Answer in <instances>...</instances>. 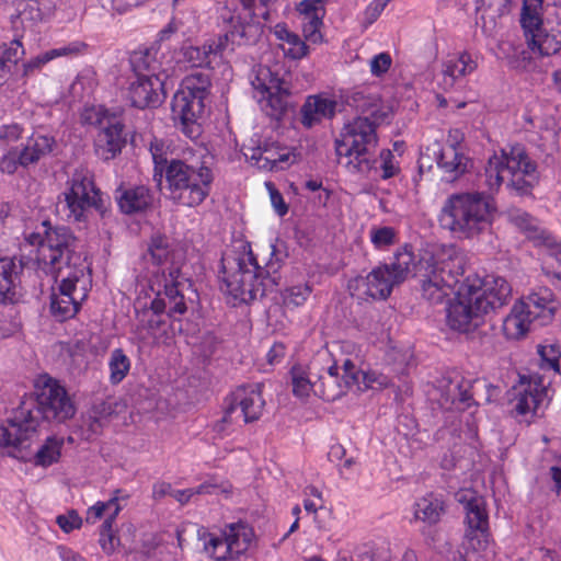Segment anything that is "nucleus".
Segmentation results:
<instances>
[{"mask_svg": "<svg viewBox=\"0 0 561 561\" xmlns=\"http://www.w3.org/2000/svg\"><path fill=\"white\" fill-rule=\"evenodd\" d=\"M23 271L22 262L12 257H0V302L14 304L19 299L16 286Z\"/></svg>", "mask_w": 561, "mask_h": 561, "instance_id": "obj_29", "label": "nucleus"}, {"mask_svg": "<svg viewBox=\"0 0 561 561\" xmlns=\"http://www.w3.org/2000/svg\"><path fill=\"white\" fill-rule=\"evenodd\" d=\"M476 68L477 64L468 53H462L457 59L447 60L443 65V71L453 75L456 80L471 73Z\"/></svg>", "mask_w": 561, "mask_h": 561, "instance_id": "obj_47", "label": "nucleus"}, {"mask_svg": "<svg viewBox=\"0 0 561 561\" xmlns=\"http://www.w3.org/2000/svg\"><path fill=\"white\" fill-rule=\"evenodd\" d=\"M311 287L307 284L291 286L283 293V302L287 307H299L310 296Z\"/></svg>", "mask_w": 561, "mask_h": 561, "instance_id": "obj_52", "label": "nucleus"}, {"mask_svg": "<svg viewBox=\"0 0 561 561\" xmlns=\"http://www.w3.org/2000/svg\"><path fill=\"white\" fill-rule=\"evenodd\" d=\"M241 151L252 165L265 171H279L293 163V154L276 141L251 138L242 145Z\"/></svg>", "mask_w": 561, "mask_h": 561, "instance_id": "obj_18", "label": "nucleus"}, {"mask_svg": "<svg viewBox=\"0 0 561 561\" xmlns=\"http://www.w3.org/2000/svg\"><path fill=\"white\" fill-rule=\"evenodd\" d=\"M211 88V70H193L182 81L179 91L201 96V99L208 101Z\"/></svg>", "mask_w": 561, "mask_h": 561, "instance_id": "obj_37", "label": "nucleus"}, {"mask_svg": "<svg viewBox=\"0 0 561 561\" xmlns=\"http://www.w3.org/2000/svg\"><path fill=\"white\" fill-rule=\"evenodd\" d=\"M205 100L178 91L172 100V114L174 119L180 121L182 131L190 139H197L202 134V126L198 119L206 108Z\"/></svg>", "mask_w": 561, "mask_h": 561, "instance_id": "obj_21", "label": "nucleus"}, {"mask_svg": "<svg viewBox=\"0 0 561 561\" xmlns=\"http://www.w3.org/2000/svg\"><path fill=\"white\" fill-rule=\"evenodd\" d=\"M351 389L340 375V367L334 363L327 368L317 366L314 396L324 401H335Z\"/></svg>", "mask_w": 561, "mask_h": 561, "instance_id": "obj_27", "label": "nucleus"}, {"mask_svg": "<svg viewBox=\"0 0 561 561\" xmlns=\"http://www.w3.org/2000/svg\"><path fill=\"white\" fill-rule=\"evenodd\" d=\"M115 198L122 213L133 215L145 211L152 204V195L144 185L116 190Z\"/></svg>", "mask_w": 561, "mask_h": 561, "instance_id": "obj_30", "label": "nucleus"}, {"mask_svg": "<svg viewBox=\"0 0 561 561\" xmlns=\"http://www.w3.org/2000/svg\"><path fill=\"white\" fill-rule=\"evenodd\" d=\"M85 47L87 45L82 42H73L64 47L53 48L50 50L44 51L23 65V75H32L34 71L39 70L45 64L55 58L78 55L83 51Z\"/></svg>", "mask_w": 561, "mask_h": 561, "instance_id": "obj_35", "label": "nucleus"}, {"mask_svg": "<svg viewBox=\"0 0 561 561\" xmlns=\"http://www.w3.org/2000/svg\"><path fill=\"white\" fill-rule=\"evenodd\" d=\"M436 161L443 173V180L448 183L457 181L472 168L471 159L460 152L456 144L440 149Z\"/></svg>", "mask_w": 561, "mask_h": 561, "instance_id": "obj_26", "label": "nucleus"}, {"mask_svg": "<svg viewBox=\"0 0 561 561\" xmlns=\"http://www.w3.org/2000/svg\"><path fill=\"white\" fill-rule=\"evenodd\" d=\"M471 381L460 376H455L443 386L442 405L446 408L456 407L457 409H466L471 405Z\"/></svg>", "mask_w": 561, "mask_h": 561, "instance_id": "obj_31", "label": "nucleus"}, {"mask_svg": "<svg viewBox=\"0 0 561 561\" xmlns=\"http://www.w3.org/2000/svg\"><path fill=\"white\" fill-rule=\"evenodd\" d=\"M147 253L156 264L164 263L171 253V243L165 236L153 234L148 244Z\"/></svg>", "mask_w": 561, "mask_h": 561, "instance_id": "obj_48", "label": "nucleus"}, {"mask_svg": "<svg viewBox=\"0 0 561 561\" xmlns=\"http://www.w3.org/2000/svg\"><path fill=\"white\" fill-rule=\"evenodd\" d=\"M224 535L230 548L231 559H238L239 556L244 553L254 537L252 528L243 523L229 525Z\"/></svg>", "mask_w": 561, "mask_h": 561, "instance_id": "obj_36", "label": "nucleus"}, {"mask_svg": "<svg viewBox=\"0 0 561 561\" xmlns=\"http://www.w3.org/2000/svg\"><path fill=\"white\" fill-rule=\"evenodd\" d=\"M253 89L261 94L259 102L267 116L280 119L289 107V83L266 66L254 69Z\"/></svg>", "mask_w": 561, "mask_h": 561, "instance_id": "obj_14", "label": "nucleus"}, {"mask_svg": "<svg viewBox=\"0 0 561 561\" xmlns=\"http://www.w3.org/2000/svg\"><path fill=\"white\" fill-rule=\"evenodd\" d=\"M516 226L527 232L528 239L533 240L538 245H546L552 248L554 245L553 237L545 230H539L533 224L531 218L527 214L517 215L513 218Z\"/></svg>", "mask_w": 561, "mask_h": 561, "instance_id": "obj_42", "label": "nucleus"}, {"mask_svg": "<svg viewBox=\"0 0 561 561\" xmlns=\"http://www.w3.org/2000/svg\"><path fill=\"white\" fill-rule=\"evenodd\" d=\"M397 232L392 227L374 228L370 231V240L378 249H383L396 242Z\"/></svg>", "mask_w": 561, "mask_h": 561, "instance_id": "obj_54", "label": "nucleus"}, {"mask_svg": "<svg viewBox=\"0 0 561 561\" xmlns=\"http://www.w3.org/2000/svg\"><path fill=\"white\" fill-rule=\"evenodd\" d=\"M336 102L318 95L309 96L301 107V123L310 128L323 118H331L335 114Z\"/></svg>", "mask_w": 561, "mask_h": 561, "instance_id": "obj_32", "label": "nucleus"}, {"mask_svg": "<svg viewBox=\"0 0 561 561\" xmlns=\"http://www.w3.org/2000/svg\"><path fill=\"white\" fill-rule=\"evenodd\" d=\"M484 311L477 309L476 301L463 283L457 289V296L447 308V324L460 333L476 331L483 321Z\"/></svg>", "mask_w": 561, "mask_h": 561, "instance_id": "obj_19", "label": "nucleus"}, {"mask_svg": "<svg viewBox=\"0 0 561 561\" xmlns=\"http://www.w3.org/2000/svg\"><path fill=\"white\" fill-rule=\"evenodd\" d=\"M266 253L268 259L262 257L261 262L251 250L222 256L221 290L233 306L251 304L278 286L280 280L278 272L286 255L278 245L273 243L267 245Z\"/></svg>", "mask_w": 561, "mask_h": 561, "instance_id": "obj_3", "label": "nucleus"}, {"mask_svg": "<svg viewBox=\"0 0 561 561\" xmlns=\"http://www.w3.org/2000/svg\"><path fill=\"white\" fill-rule=\"evenodd\" d=\"M87 266L84 264L67 266H57L55 268H46L47 273L54 275L55 280L59 283L58 294H68L72 296L76 290V285L84 275Z\"/></svg>", "mask_w": 561, "mask_h": 561, "instance_id": "obj_39", "label": "nucleus"}, {"mask_svg": "<svg viewBox=\"0 0 561 561\" xmlns=\"http://www.w3.org/2000/svg\"><path fill=\"white\" fill-rule=\"evenodd\" d=\"M519 23L533 54L550 56L561 49V22L543 19V0H523Z\"/></svg>", "mask_w": 561, "mask_h": 561, "instance_id": "obj_10", "label": "nucleus"}, {"mask_svg": "<svg viewBox=\"0 0 561 561\" xmlns=\"http://www.w3.org/2000/svg\"><path fill=\"white\" fill-rule=\"evenodd\" d=\"M56 523L65 533H70L73 529L81 527L82 518L75 510H71L68 511L67 514L58 515L56 517Z\"/></svg>", "mask_w": 561, "mask_h": 561, "instance_id": "obj_58", "label": "nucleus"}, {"mask_svg": "<svg viewBox=\"0 0 561 561\" xmlns=\"http://www.w3.org/2000/svg\"><path fill=\"white\" fill-rule=\"evenodd\" d=\"M24 131V128L18 123L4 125L0 129V139L4 140L8 144L15 142L22 138Z\"/></svg>", "mask_w": 561, "mask_h": 561, "instance_id": "obj_62", "label": "nucleus"}, {"mask_svg": "<svg viewBox=\"0 0 561 561\" xmlns=\"http://www.w3.org/2000/svg\"><path fill=\"white\" fill-rule=\"evenodd\" d=\"M261 383H250L238 387L227 399L225 414L215 425L217 432H224L228 423L242 420L244 423L257 421L265 407V400L262 396Z\"/></svg>", "mask_w": 561, "mask_h": 561, "instance_id": "obj_15", "label": "nucleus"}, {"mask_svg": "<svg viewBox=\"0 0 561 561\" xmlns=\"http://www.w3.org/2000/svg\"><path fill=\"white\" fill-rule=\"evenodd\" d=\"M297 11L302 15V20L316 16L324 18L325 15L323 0H302L297 7Z\"/></svg>", "mask_w": 561, "mask_h": 561, "instance_id": "obj_56", "label": "nucleus"}, {"mask_svg": "<svg viewBox=\"0 0 561 561\" xmlns=\"http://www.w3.org/2000/svg\"><path fill=\"white\" fill-rule=\"evenodd\" d=\"M412 273L421 282L423 298L431 304H439L448 296V290L459 283L462 268L456 260H438L428 251L415 262L413 252L404 247L394 254L391 263L381 264L366 276L350 280L348 288L373 299H386L393 287L403 283Z\"/></svg>", "mask_w": 561, "mask_h": 561, "instance_id": "obj_1", "label": "nucleus"}, {"mask_svg": "<svg viewBox=\"0 0 561 561\" xmlns=\"http://www.w3.org/2000/svg\"><path fill=\"white\" fill-rule=\"evenodd\" d=\"M80 304L68 294H53L50 311L58 321H65L76 316Z\"/></svg>", "mask_w": 561, "mask_h": 561, "instance_id": "obj_40", "label": "nucleus"}, {"mask_svg": "<svg viewBox=\"0 0 561 561\" xmlns=\"http://www.w3.org/2000/svg\"><path fill=\"white\" fill-rule=\"evenodd\" d=\"M119 493L121 490H116L114 496L107 502H98L91 506L87 513V522L94 523L96 519L101 518L105 512H108L106 518H112V523H114L115 517L121 511V506L118 505V500L121 499Z\"/></svg>", "mask_w": 561, "mask_h": 561, "instance_id": "obj_44", "label": "nucleus"}, {"mask_svg": "<svg viewBox=\"0 0 561 561\" xmlns=\"http://www.w3.org/2000/svg\"><path fill=\"white\" fill-rule=\"evenodd\" d=\"M251 10L239 11L226 4L220 11L222 28L230 37L231 46L249 45L256 42L261 35V26L252 21ZM233 47H231V50Z\"/></svg>", "mask_w": 561, "mask_h": 561, "instance_id": "obj_20", "label": "nucleus"}, {"mask_svg": "<svg viewBox=\"0 0 561 561\" xmlns=\"http://www.w3.org/2000/svg\"><path fill=\"white\" fill-rule=\"evenodd\" d=\"M484 175L491 192L505 184L510 194L520 197L531 195L539 180L536 162L519 144L503 148L501 154L494 153L488 161Z\"/></svg>", "mask_w": 561, "mask_h": 561, "instance_id": "obj_6", "label": "nucleus"}, {"mask_svg": "<svg viewBox=\"0 0 561 561\" xmlns=\"http://www.w3.org/2000/svg\"><path fill=\"white\" fill-rule=\"evenodd\" d=\"M56 146L57 142L53 136L33 131L27 136L26 142L19 151L20 165L27 168L37 163L43 158L49 156Z\"/></svg>", "mask_w": 561, "mask_h": 561, "instance_id": "obj_28", "label": "nucleus"}, {"mask_svg": "<svg viewBox=\"0 0 561 561\" xmlns=\"http://www.w3.org/2000/svg\"><path fill=\"white\" fill-rule=\"evenodd\" d=\"M231 485L228 482L225 483H214L211 481H206L194 489L186 490H173L171 492V496L175 499L181 504L187 503L192 496L196 494H213V493H230Z\"/></svg>", "mask_w": 561, "mask_h": 561, "instance_id": "obj_41", "label": "nucleus"}, {"mask_svg": "<svg viewBox=\"0 0 561 561\" xmlns=\"http://www.w3.org/2000/svg\"><path fill=\"white\" fill-rule=\"evenodd\" d=\"M210 56L211 53H208L207 43L201 47L188 46L184 49L185 60L195 68L208 67L211 62Z\"/></svg>", "mask_w": 561, "mask_h": 561, "instance_id": "obj_51", "label": "nucleus"}, {"mask_svg": "<svg viewBox=\"0 0 561 561\" xmlns=\"http://www.w3.org/2000/svg\"><path fill=\"white\" fill-rule=\"evenodd\" d=\"M110 380L112 383H119L130 369V360L122 348H115L110 357Z\"/></svg>", "mask_w": 561, "mask_h": 561, "instance_id": "obj_45", "label": "nucleus"}, {"mask_svg": "<svg viewBox=\"0 0 561 561\" xmlns=\"http://www.w3.org/2000/svg\"><path fill=\"white\" fill-rule=\"evenodd\" d=\"M463 284L470 288L477 309L485 314L496 312L512 299V286L502 276L486 275L482 279L467 277Z\"/></svg>", "mask_w": 561, "mask_h": 561, "instance_id": "obj_17", "label": "nucleus"}, {"mask_svg": "<svg viewBox=\"0 0 561 561\" xmlns=\"http://www.w3.org/2000/svg\"><path fill=\"white\" fill-rule=\"evenodd\" d=\"M391 66V57L387 53H381L375 56L370 61V71L374 76H381L386 73Z\"/></svg>", "mask_w": 561, "mask_h": 561, "instance_id": "obj_61", "label": "nucleus"}, {"mask_svg": "<svg viewBox=\"0 0 561 561\" xmlns=\"http://www.w3.org/2000/svg\"><path fill=\"white\" fill-rule=\"evenodd\" d=\"M62 202L68 210L67 217L75 221H84L91 209L101 215L106 210L102 192L84 170H77L68 180L66 190L59 196V203Z\"/></svg>", "mask_w": 561, "mask_h": 561, "instance_id": "obj_11", "label": "nucleus"}, {"mask_svg": "<svg viewBox=\"0 0 561 561\" xmlns=\"http://www.w3.org/2000/svg\"><path fill=\"white\" fill-rule=\"evenodd\" d=\"M267 187L270 188L271 202L275 211L280 217L285 216L288 211V206L285 203L283 195L276 188H274L271 183H267Z\"/></svg>", "mask_w": 561, "mask_h": 561, "instance_id": "obj_63", "label": "nucleus"}, {"mask_svg": "<svg viewBox=\"0 0 561 561\" xmlns=\"http://www.w3.org/2000/svg\"><path fill=\"white\" fill-rule=\"evenodd\" d=\"M369 117H354L344 124L334 141L337 162L352 174H367L378 162L377 127Z\"/></svg>", "mask_w": 561, "mask_h": 561, "instance_id": "obj_7", "label": "nucleus"}, {"mask_svg": "<svg viewBox=\"0 0 561 561\" xmlns=\"http://www.w3.org/2000/svg\"><path fill=\"white\" fill-rule=\"evenodd\" d=\"M149 150L154 164L153 181L157 182L159 186H161L163 175L167 173L165 169L170 165V160L167 158L164 144L156 139L154 141L150 142Z\"/></svg>", "mask_w": 561, "mask_h": 561, "instance_id": "obj_43", "label": "nucleus"}, {"mask_svg": "<svg viewBox=\"0 0 561 561\" xmlns=\"http://www.w3.org/2000/svg\"><path fill=\"white\" fill-rule=\"evenodd\" d=\"M323 25V18H312L310 20H302V32L306 41L318 44L322 42V34L320 32Z\"/></svg>", "mask_w": 561, "mask_h": 561, "instance_id": "obj_57", "label": "nucleus"}, {"mask_svg": "<svg viewBox=\"0 0 561 561\" xmlns=\"http://www.w3.org/2000/svg\"><path fill=\"white\" fill-rule=\"evenodd\" d=\"M76 412V403L67 389L57 379L41 375L34 381V391L21 402L8 424L0 426V447L7 448L9 456L27 461L39 421L61 424Z\"/></svg>", "mask_w": 561, "mask_h": 561, "instance_id": "obj_2", "label": "nucleus"}, {"mask_svg": "<svg viewBox=\"0 0 561 561\" xmlns=\"http://www.w3.org/2000/svg\"><path fill=\"white\" fill-rule=\"evenodd\" d=\"M533 322L536 320L526 313L525 307L516 302L503 319V332L507 339L518 340L528 332Z\"/></svg>", "mask_w": 561, "mask_h": 561, "instance_id": "obj_34", "label": "nucleus"}, {"mask_svg": "<svg viewBox=\"0 0 561 561\" xmlns=\"http://www.w3.org/2000/svg\"><path fill=\"white\" fill-rule=\"evenodd\" d=\"M285 37H282V41H285L290 47L288 48V56L293 59H301L308 55V45L295 33L283 30Z\"/></svg>", "mask_w": 561, "mask_h": 561, "instance_id": "obj_53", "label": "nucleus"}, {"mask_svg": "<svg viewBox=\"0 0 561 561\" xmlns=\"http://www.w3.org/2000/svg\"><path fill=\"white\" fill-rule=\"evenodd\" d=\"M100 546L106 554H111L115 550L117 538L113 533L112 518H106L100 529Z\"/></svg>", "mask_w": 561, "mask_h": 561, "instance_id": "obj_55", "label": "nucleus"}, {"mask_svg": "<svg viewBox=\"0 0 561 561\" xmlns=\"http://www.w3.org/2000/svg\"><path fill=\"white\" fill-rule=\"evenodd\" d=\"M369 117H354L344 124L334 141L337 162L352 174H367L378 162L377 127Z\"/></svg>", "mask_w": 561, "mask_h": 561, "instance_id": "obj_8", "label": "nucleus"}, {"mask_svg": "<svg viewBox=\"0 0 561 561\" xmlns=\"http://www.w3.org/2000/svg\"><path fill=\"white\" fill-rule=\"evenodd\" d=\"M444 513V501L433 493L420 499L415 504V518L428 525H434L439 522Z\"/></svg>", "mask_w": 561, "mask_h": 561, "instance_id": "obj_38", "label": "nucleus"}, {"mask_svg": "<svg viewBox=\"0 0 561 561\" xmlns=\"http://www.w3.org/2000/svg\"><path fill=\"white\" fill-rule=\"evenodd\" d=\"M342 369L343 375L341 376V378L346 385H348L352 388L358 381V371L356 369V366L351 359H345Z\"/></svg>", "mask_w": 561, "mask_h": 561, "instance_id": "obj_64", "label": "nucleus"}, {"mask_svg": "<svg viewBox=\"0 0 561 561\" xmlns=\"http://www.w3.org/2000/svg\"><path fill=\"white\" fill-rule=\"evenodd\" d=\"M465 523L468 528L466 538L473 549L484 548L489 537V515L485 510V501L478 500L477 504L465 511Z\"/></svg>", "mask_w": 561, "mask_h": 561, "instance_id": "obj_25", "label": "nucleus"}, {"mask_svg": "<svg viewBox=\"0 0 561 561\" xmlns=\"http://www.w3.org/2000/svg\"><path fill=\"white\" fill-rule=\"evenodd\" d=\"M537 352L541 359V368L561 371V351L557 344L538 345Z\"/></svg>", "mask_w": 561, "mask_h": 561, "instance_id": "obj_49", "label": "nucleus"}, {"mask_svg": "<svg viewBox=\"0 0 561 561\" xmlns=\"http://www.w3.org/2000/svg\"><path fill=\"white\" fill-rule=\"evenodd\" d=\"M46 241L39 251V262L44 268L84 264L80 252L81 241L65 226L53 227L49 221H43Z\"/></svg>", "mask_w": 561, "mask_h": 561, "instance_id": "obj_12", "label": "nucleus"}, {"mask_svg": "<svg viewBox=\"0 0 561 561\" xmlns=\"http://www.w3.org/2000/svg\"><path fill=\"white\" fill-rule=\"evenodd\" d=\"M136 79L129 83L127 98L137 108L158 107L165 98L162 79L150 71L145 56L133 59Z\"/></svg>", "mask_w": 561, "mask_h": 561, "instance_id": "obj_16", "label": "nucleus"}, {"mask_svg": "<svg viewBox=\"0 0 561 561\" xmlns=\"http://www.w3.org/2000/svg\"><path fill=\"white\" fill-rule=\"evenodd\" d=\"M494 211L492 198L484 193H455L445 201L438 222L459 238L472 239L491 227Z\"/></svg>", "mask_w": 561, "mask_h": 561, "instance_id": "obj_5", "label": "nucleus"}, {"mask_svg": "<svg viewBox=\"0 0 561 561\" xmlns=\"http://www.w3.org/2000/svg\"><path fill=\"white\" fill-rule=\"evenodd\" d=\"M163 179L167 182L169 198L178 205L196 207L210 193L214 173L203 162L187 163L171 159Z\"/></svg>", "mask_w": 561, "mask_h": 561, "instance_id": "obj_9", "label": "nucleus"}, {"mask_svg": "<svg viewBox=\"0 0 561 561\" xmlns=\"http://www.w3.org/2000/svg\"><path fill=\"white\" fill-rule=\"evenodd\" d=\"M317 363L312 362L309 366L294 365L289 370L293 394L299 399L308 398L312 392L314 394Z\"/></svg>", "mask_w": 561, "mask_h": 561, "instance_id": "obj_33", "label": "nucleus"}, {"mask_svg": "<svg viewBox=\"0 0 561 561\" xmlns=\"http://www.w3.org/2000/svg\"><path fill=\"white\" fill-rule=\"evenodd\" d=\"M391 0L380 1V0H373L366 8L364 12V26L367 27L371 25L381 14V12L385 10L386 5Z\"/></svg>", "mask_w": 561, "mask_h": 561, "instance_id": "obj_59", "label": "nucleus"}, {"mask_svg": "<svg viewBox=\"0 0 561 561\" xmlns=\"http://www.w3.org/2000/svg\"><path fill=\"white\" fill-rule=\"evenodd\" d=\"M61 442L55 437H48L45 444L34 454L36 466L48 467L57 462L60 457Z\"/></svg>", "mask_w": 561, "mask_h": 561, "instance_id": "obj_46", "label": "nucleus"}, {"mask_svg": "<svg viewBox=\"0 0 561 561\" xmlns=\"http://www.w3.org/2000/svg\"><path fill=\"white\" fill-rule=\"evenodd\" d=\"M181 272L179 267H171L169 272L163 271L154 275L149 283L146 297H140L135 302V310L139 322L154 335L165 325L162 316L170 319H178L186 310V302L182 290L183 283L179 279Z\"/></svg>", "mask_w": 561, "mask_h": 561, "instance_id": "obj_4", "label": "nucleus"}, {"mask_svg": "<svg viewBox=\"0 0 561 561\" xmlns=\"http://www.w3.org/2000/svg\"><path fill=\"white\" fill-rule=\"evenodd\" d=\"M529 381L515 389V394L511 400L513 412L516 416L535 415L540 404L548 396V389L541 385V379Z\"/></svg>", "mask_w": 561, "mask_h": 561, "instance_id": "obj_24", "label": "nucleus"}, {"mask_svg": "<svg viewBox=\"0 0 561 561\" xmlns=\"http://www.w3.org/2000/svg\"><path fill=\"white\" fill-rule=\"evenodd\" d=\"M204 549L208 556L216 561L232 560L230 558V548L225 537H210L209 540L205 542Z\"/></svg>", "mask_w": 561, "mask_h": 561, "instance_id": "obj_50", "label": "nucleus"}, {"mask_svg": "<svg viewBox=\"0 0 561 561\" xmlns=\"http://www.w3.org/2000/svg\"><path fill=\"white\" fill-rule=\"evenodd\" d=\"M525 307L526 313L534 318L539 325H546L553 319L559 308L554 294L547 287H540L518 302Z\"/></svg>", "mask_w": 561, "mask_h": 561, "instance_id": "obj_23", "label": "nucleus"}, {"mask_svg": "<svg viewBox=\"0 0 561 561\" xmlns=\"http://www.w3.org/2000/svg\"><path fill=\"white\" fill-rule=\"evenodd\" d=\"M346 103L362 115L369 117L377 124H389L392 118V108L383 103L376 94L366 93L364 90H355L346 96Z\"/></svg>", "mask_w": 561, "mask_h": 561, "instance_id": "obj_22", "label": "nucleus"}, {"mask_svg": "<svg viewBox=\"0 0 561 561\" xmlns=\"http://www.w3.org/2000/svg\"><path fill=\"white\" fill-rule=\"evenodd\" d=\"M84 123L99 126L100 131L95 138V153L104 160L110 161L121 153L126 144L124 136V123L117 113L107 110H90L82 116Z\"/></svg>", "mask_w": 561, "mask_h": 561, "instance_id": "obj_13", "label": "nucleus"}, {"mask_svg": "<svg viewBox=\"0 0 561 561\" xmlns=\"http://www.w3.org/2000/svg\"><path fill=\"white\" fill-rule=\"evenodd\" d=\"M381 160L380 168L382 170L381 178L383 180L390 179L396 175L398 168L393 163V154L389 149H382L379 153Z\"/></svg>", "mask_w": 561, "mask_h": 561, "instance_id": "obj_60", "label": "nucleus"}]
</instances>
